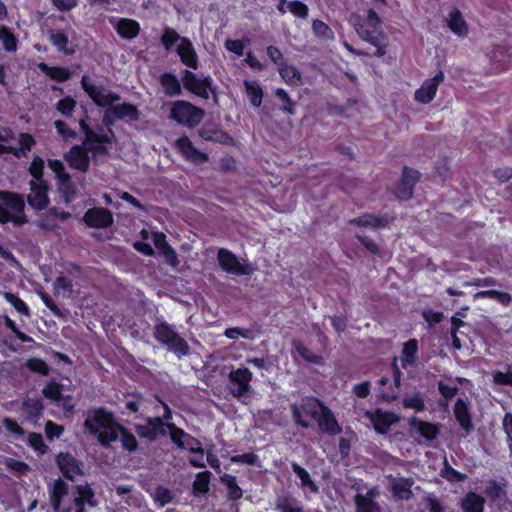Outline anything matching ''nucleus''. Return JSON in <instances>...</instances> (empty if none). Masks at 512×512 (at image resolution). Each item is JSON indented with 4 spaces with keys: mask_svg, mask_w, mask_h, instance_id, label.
<instances>
[{
    "mask_svg": "<svg viewBox=\"0 0 512 512\" xmlns=\"http://www.w3.org/2000/svg\"><path fill=\"white\" fill-rule=\"evenodd\" d=\"M49 499L55 512H72L71 506L61 509L64 497L69 493V485L62 479L57 478L54 480L51 487H49Z\"/></svg>",
    "mask_w": 512,
    "mask_h": 512,
    "instance_id": "obj_22",
    "label": "nucleus"
},
{
    "mask_svg": "<svg viewBox=\"0 0 512 512\" xmlns=\"http://www.w3.org/2000/svg\"><path fill=\"white\" fill-rule=\"evenodd\" d=\"M447 25L453 34L465 37L468 34V25L458 8H454L447 18Z\"/></svg>",
    "mask_w": 512,
    "mask_h": 512,
    "instance_id": "obj_34",
    "label": "nucleus"
},
{
    "mask_svg": "<svg viewBox=\"0 0 512 512\" xmlns=\"http://www.w3.org/2000/svg\"><path fill=\"white\" fill-rule=\"evenodd\" d=\"M180 35L171 27H165L160 37V42L166 51H170L174 45L180 40Z\"/></svg>",
    "mask_w": 512,
    "mask_h": 512,
    "instance_id": "obj_59",
    "label": "nucleus"
},
{
    "mask_svg": "<svg viewBox=\"0 0 512 512\" xmlns=\"http://www.w3.org/2000/svg\"><path fill=\"white\" fill-rule=\"evenodd\" d=\"M28 445L35 450L38 454H45L48 450V446L44 443L43 437L40 433L31 432L27 438Z\"/></svg>",
    "mask_w": 512,
    "mask_h": 512,
    "instance_id": "obj_63",
    "label": "nucleus"
},
{
    "mask_svg": "<svg viewBox=\"0 0 512 512\" xmlns=\"http://www.w3.org/2000/svg\"><path fill=\"white\" fill-rule=\"evenodd\" d=\"M181 75V82L187 91L205 100L209 99V92H212L215 99L217 98L213 79L210 75L198 78L194 72L188 69H184Z\"/></svg>",
    "mask_w": 512,
    "mask_h": 512,
    "instance_id": "obj_8",
    "label": "nucleus"
},
{
    "mask_svg": "<svg viewBox=\"0 0 512 512\" xmlns=\"http://www.w3.org/2000/svg\"><path fill=\"white\" fill-rule=\"evenodd\" d=\"M444 81L443 71H438L432 78L426 79L415 91L414 98L418 103L429 104L435 97L439 85Z\"/></svg>",
    "mask_w": 512,
    "mask_h": 512,
    "instance_id": "obj_19",
    "label": "nucleus"
},
{
    "mask_svg": "<svg viewBox=\"0 0 512 512\" xmlns=\"http://www.w3.org/2000/svg\"><path fill=\"white\" fill-rule=\"evenodd\" d=\"M120 442L123 450L133 453L138 450L139 444L135 435L130 432L125 426H122L120 433Z\"/></svg>",
    "mask_w": 512,
    "mask_h": 512,
    "instance_id": "obj_53",
    "label": "nucleus"
},
{
    "mask_svg": "<svg viewBox=\"0 0 512 512\" xmlns=\"http://www.w3.org/2000/svg\"><path fill=\"white\" fill-rule=\"evenodd\" d=\"M38 68L50 79L63 83L71 78V72L68 68L62 66H49L44 62L38 65Z\"/></svg>",
    "mask_w": 512,
    "mask_h": 512,
    "instance_id": "obj_39",
    "label": "nucleus"
},
{
    "mask_svg": "<svg viewBox=\"0 0 512 512\" xmlns=\"http://www.w3.org/2000/svg\"><path fill=\"white\" fill-rule=\"evenodd\" d=\"M220 482L227 489V498L230 501L240 500L243 496V490L237 483V478L234 475L225 473L220 476Z\"/></svg>",
    "mask_w": 512,
    "mask_h": 512,
    "instance_id": "obj_41",
    "label": "nucleus"
},
{
    "mask_svg": "<svg viewBox=\"0 0 512 512\" xmlns=\"http://www.w3.org/2000/svg\"><path fill=\"white\" fill-rule=\"evenodd\" d=\"M0 201L14 214H11L0 204V223L7 224L12 222L16 226H22L28 223V217L25 214V201L23 195L12 192L0 190Z\"/></svg>",
    "mask_w": 512,
    "mask_h": 512,
    "instance_id": "obj_4",
    "label": "nucleus"
},
{
    "mask_svg": "<svg viewBox=\"0 0 512 512\" xmlns=\"http://www.w3.org/2000/svg\"><path fill=\"white\" fill-rule=\"evenodd\" d=\"M275 96L283 104L280 108L281 111H283L287 115L295 114L297 103L289 96L285 89L277 88L275 90Z\"/></svg>",
    "mask_w": 512,
    "mask_h": 512,
    "instance_id": "obj_51",
    "label": "nucleus"
},
{
    "mask_svg": "<svg viewBox=\"0 0 512 512\" xmlns=\"http://www.w3.org/2000/svg\"><path fill=\"white\" fill-rule=\"evenodd\" d=\"M122 426L114 414L104 407L90 410L84 421V428L90 434L96 435L98 442L104 447L118 440Z\"/></svg>",
    "mask_w": 512,
    "mask_h": 512,
    "instance_id": "obj_2",
    "label": "nucleus"
},
{
    "mask_svg": "<svg viewBox=\"0 0 512 512\" xmlns=\"http://www.w3.org/2000/svg\"><path fill=\"white\" fill-rule=\"evenodd\" d=\"M77 101L71 96L61 98L55 105L56 110L65 118H70L75 111Z\"/></svg>",
    "mask_w": 512,
    "mask_h": 512,
    "instance_id": "obj_58",
    "label": "nucleus"
},
{
    "mask_svg": "<svg viewBox=\"0 0 512 512\" xmlns=\"http://www.w3.org/2000/svg\"><path fill=\"white\" fill-rule=\"evenodd\" d=\"M275 510L278 512H303L298 500L292 496L278 497L275 503Z\"/></svg>",
    "mask_w": 512,
    "mask_h": 512,
    "instance_id": "obj_45",
    "label": "nucleus"
},
{
    "mask_svg": "<svg viewBox=\"0 0 512 512\" xmlns=\"http://www.w3.org/2000/svg\"><path fill=\"white\" fill-rule=\"evenodd\" d=\"M81 87L88 94L90 99L98 107L110 108L114 106L115 102L120 100V95L116 92L110 91L106 94L102 93L101 89L91 82L89 76L84 75L81 79Z\"/></svg>",
    "mask_w": 512,
    "mask_h": 512,
    "instance_id": "obj_11",
    "label": "nucleus"
},
{
    "mask_svg": "<svg viewBox=\"0 0 512 512\" xmlns=\"http://www.w3.org/2000/svg\"><path fill=\"white\" fill-rule=\"evenodd\" d=\"M136 434L141 438L148 442L155 441L153 424L151 417L146 418L145 424H137L134 427Z\"/></svg>",
    "mask_w": 512,
    "mask_h": 512,
    "instance_id": "obj_62",
    "label": "nucleus"
},
{
    "mask_svg": "<svg viewBox=\"0 0 512 512\" xmlns=\"http://www.w3.org/2000/svg\"><path fill=\"white\" fill-rule=\"evenodd\" d=\"M198 135L205 141L222 144H227L230 140H232L228 132L222 130L218 125L215 124H204L198 130Z\"/></svg>",
    "mask_w": 512,
    "mask_h": 512,
    "instance_id": "obj_29",
    "label": "nucleus"
},
{
    "mask_svg": "<svg viewBox=\"0 0 512 512\" xmlns=\"http://www.w3.org/2000/svg\"><path fill=\"white\" fill-rule=\"evenodd\" d=\"M87 120H88V114L85 111L84 117H82L79 120L80 130L85 135L84 141L81 145L87 146V147H92L93 145L97 144L99 133L95 132L91 128V126L88 124Z\"/></svg>",
    "mask_w": 512,
    "mask_h": 512,
    "instance_id": "obj_47",
    "label": "nucleus"
},
{
    "mask_svg": "<svg viewBox=\"0 0 512 512\" xmlns=\"http://www.w3.org/2000/svg\"><path fill=\"white\" fill-rule=\"evenodd\" d=\"M217 261L223 271L236 276L251 275L254 268L250 264L240 263L237 256L226 248H220L217 253Z\"/></svg>",
    "mask_w": 512,
    "mask_h": 512,
    "instance_id": "obj_9",
    "label": "nucleus"
},
{
    "mask_svg": "<svg viewBox=\"0 0 512 512\" xmlns=\"http://www.w3.org/2000/svg\"><path fill=\"white\" fill-rule=\"evenodd\" d=\"M315 421L319 430L325 434L336 436L342 432V427L339 425L333 411L327 405H323Z\"/></svg>",
    "mask_w": 512,
    "mask_h": 512,
    "instance_id": "obj_23",
    "label": "nucleus"
},
{
    "mask_svg": "<svg viewBox=\"0 0 512 512\" xmlns=\"http://www.w3.org/2000/svg\"><path fill=\"white\" fill-rule=\"evenodd\" d=\"M293 347L295 351L308 363L322 365L324 358L320 355L314 354L308 347L300 341H294Z\"/></svg>",
    "mask_w": 512,
    "mask_h": 512,
    "instance_id": "obj_48",
    "label": "nucleus"
},
{
    "mask_svg": "<svg viewBox=\"0 0 512 512\" xmlns=\"http://www.w3.org/2000/svg\"><path fill=\"white\" fill-rule=\"evenodd\" d=\"M5 300L10 303L20 314L29 316L30 310L28 305L16 294L5 292L4 293Z\"/></svg>",
    "mask_w": 512,
    "mask_h": 512,
    "instance_id": "obj_64",
    "label": "nucleus"
},
{
    "mask_svg": "<svg viewBox=\"0 0 512 512\" xmlns=\"http://www.w3.org/2000/svg\"><path fill=\"white\" fill-rule=\"evenodd\" d=\"M42 394L48 400L59 402L62 400V385L51 379L42 389Z\"/></svg>",
    "mask_w": 512,
    "mask_h": 512,
    "instance_id": "obj_55",
    "label": "nucleus"
},
{
    "mask_svg": "<svg viewBox=\"0 0 512 512\" xmlns=\"http://www.w3.org/2000/svg\"><path fill=\"white\" fill-rule=\"evenodd\" d=\"M169 437L173 444L180 450H188L193 445H199V440L187 433L184 429L175 425L169 426Z\"/></svg>",
    "mask_w": 512,
    "mask_h": 512,
    "instance_id": "obj_27",
    "label": "nucleus"
},
{
    "mask_svg": "<svg viewBox=\"0 0 512 512\" xmlns=\"http://www.w3.org/2000/svg\"><path fill=\"white\" fill-rule=\"evenodd\" d=\"M205 116V110L186 100L174 101L171 105L169 118L182 126L194 128Z\"/></svg>",
    "mask_w": 512,
    "mask_h": 512,
    "instance_id": "obj_7",
    "label": "nucleus"
},
{
    "mask_svg": "<svg viewBox=\"0 0 512 512\" xmlns=\"http://www.w3.org/2000/svg\"><path fill=\"white\" fill-rule=\"evenodd\" d=\"M252 372L248 368H238L229 373V390L235 398H241L250 389Z\"/></svg>",
    "mask_w": 512,
    "mask_h": 512,
    "instance_id": "obj_13",
    "label": "nucleus"
},
{
    "mask_svg": "<svg viewBox=\"0 0 512 512\" xmlns=\"http://www.w3.org/2000/svg\"><path fill=\"white\" fill-rule=\"evenodd\" d=\"M110 111L115 115L118 120L128 118L131 121H138L140 119V111L137 106L131 103H122L110 107Z\"/></svg>",
    "mask_w": 512,
    "mask_h": 512,
    "instance_id": "obj_42",
    "label": "nucleus"
},
{
    "mask_svg": "<svg viewBox=\"0 0 512 512\" xmlns=\"http://www.w3.org/2000/svg\"><path fill=\"white\" fill-rule=\"evenodd\" d=\"M349 22L361 39L375 47L373 53L364 52L362 50H351L354 54L358 56L383 57L387 53L389 39L382 30V20L374 9H368L365 16L352 13Z\"/></svg>",
    "mask_w": 512,
    "mask_h": 512,
    "instance_id": "obj_1",
    "label": "nucleus"
},
{
    "mask_svg": "<svg viewBox=\"0 0 512 512\" xmlns=\"http://www.w3.org/2000/svg\"><path fill=\"white\" fill-rule=\"evenodd\" d=\"M73 493L74 497L72 502L75 508L74 512H86V506L96 507L98 505L95 491L87 482L75 485L73 487Z\"/></svg>",
    "mask_w": 512,
    "mask_h": 512,
    "instance_id": "obj_16",
    "label": "nucleus"
},
{
    "mask_svg": "<svg viewBox=\"0 0 512 512\" xmlns=\"http://www.w3.org/2000/svg\"><path fill=\"white\" fill-rule=\"evenodd\" d=\"M409 425L412 429H416L421 437L430 442L437 439L440 434L439 424L420 420L415 416L410 418Z\"/></svg>",
    "mask_w": 512,
    "mask_h": 512,
    "instance_id": "obj_28",
    "label": "nucleus"
},
{
    "mask_svg": "<svg viewBox=\"0 0 512 512\" xmlns=\"http://www.w3.org/2000/svg\"><path fill=\"white\" fill-rule=\"evenodd\" d=\"M18 143L19 148L0 144V155L12 154L16 158L26 157L27 152H30L36 145V140L30 133L22 132L18 136Z\"/></svg>",
    "mask_w": 512,
    "mask_h": 512,
    "instance_id": "obj_24",
    "label": "nucleus"
},
{
    "mask_svg": "<svg viewBox=\"0 0 512 512\" xmlns=\"http://www.w3.org/2000/svg\"><path fill=\"white\" fill-rule=\"evenodd\" d=\"M324 402L315 396H305L301 399L300 403L290 404V411L293 422L296 426L303 429L310 427L308 418L316 420Z\"/></svg>",
    "mask_w": 512,
    "mask_h": 512,
    "instance_id": "obj_6",
    "label": "nucleus"
},
{
    "mask_svg": "<svg viewBox=\"0 0 512 512\" xmlns=\"http://www.w3.org/2000/svg\"><path fill=\"white\" fill-rule=\"evenodd\" d=\"M420 172L418 170L405 166L403 168L400 180L394 187L393 193L400 201H408L413 197L414 188L420 180Z\"/></svg>",
    "mask_w": 512,
    "mask_h": 512,
    "instance_id": "obj_10",
    "label": "nucleus"
},
{
    "mask_svg": "<svg viewBox=\"0 0 512 512\" xmlns=\"http://www.w3.org/2000/svg\"><path fill=\"white\" fill-rule=\"evenodd\" d=\"M277 69L286 84L290 86H298L301 84V73L294 65L284 62Z\"/></svg>",
    "mask_w": 512,
    "mask_h": 512,
    "instance_id": "obj_43",
    "label": "nucleus"
},
{
    "mask_svg": "<svg viewBox=\"0 0 512 512\" xmlns=\"http://www.w3.org/2000/svg\"><path fill=\"white\" fill-rule=\"evenodd\" d=\"M159 82L167 96L175 97L182 94L181 82L175 74L164 72L160 75Z\"/></svg>",
    "mask_w": 512,
    "mask_h": 512,
    "instance_id": "obj_36",
    "label": "nucleus"
},
{
    "mask_svg": "<svg viewBox=\"0 0 512 512\" xmlns=\"http://www.w3.org/2000/svg\"><path fill=\"white\" fill-rule=\"evenodd\" d=\"M113 27L117 34L126 40L136 38L141 31L139 22L131 18H118Z\"/></svg>",
    "mask_w": 512,
    "mask_h": 512,
    "instance_id": "obj_30",
    "label": "nucleus"
},
{
    "mask_svg": "<svg viewBox=\"0 0 512 512\" xmlns=\"http://www.w3.org/2000/svg\"><path fill=\"white\" fill-rule=\"evenodd\" d=\"M511 48L506 45H495L490 52V62L492 69L496 73L503 72L508 69L511 63Z\"/></svg>",
    "mask_w": 512,
    "mask_h": 512,
    "instance_id": "obj_25",
    "label": "nucleus"
},
{
    "mask_svg": "<svg viewBox=\"0 0 512 512\" xmlns=\"http://www.w3.org/2000/svg\"><path fill=\"white\" fill-rule=\"evenodd\" d=\"M211 473L208 470L199 472L193 482L195 493L206 494L209 491Z\"/></svg>",
    "mask_w": 512,
    "mask_h": 512,
    "instance_id": "obj_61",
    "label": "nucleus"
},
{
    "mask_svg": "<svg viewBox=\"0 0 512 512\" xmlns=\"http://www.w3.org/2000/svg\"><path fill=\"white\" fill-rule=\"evenodd\" d=\"M175 148L185 160L191 163L203 164L209 160L208 154L198 150L186 135L180 136L175 141Z\"/></svg>",
    "mask_w": 512,
    "mask_h": 512,
    "instance_id": "obj_17",
    "label": "nucleus"
},
{
    "mask_svg": "<svg viewBox=\"0 0 512 512\" xmlns=\"http://www.w3.org/2000/svg\"><path fill=\"white\" fill-rule=\"evenodd\" d=\"M155 247L160 251V253L165 258L166 262L171 266H176L179 264L178 256L176 251L168 244L166 240V235L162 232H158L154 235L153 239Z\"/></svg>",
    "mask_w": 512,
    "mask_h": 512,
    "instance_id": "obj_33",
    "label": "nucleus"
},
{
    "mask_svg": "<svg viewBox=\"0 0 512 512\" xmlns=\"http://www.w3.org/2000/svg\"><path fill=\"white\" fill-rule=\"evenodd\" d=\"M83 221L90 228L105 229L112 226L114 218L109 209L92 207L84 213Z\"/></svg>",
    "mask_w": 512,
    "mask_h": 512,
    "instance_id": "obj_18",
    "label": "nucleus"
},
{
    "mask_svg": "<svg viewBox=\"0 0 512 512\" xmlns=\"http://www.w3.org/2000/svg\"><path fill=\"white\" fill-rule=\"evenodd\" d=\"M394 220L393 216L388 213L382 215H375L372 213H364L356 218L349 220L350 225L364 227V228H386Z\"/></svg>",
    "mask_w": 512,
    "mask_h": 512,
    "instance_id": "obj_21",
    "label": "nucleus"
},
{
    "mask_svg": "<svg viewBox=\"0 0 512 512\" xmlns=\"http://www.w3.org/2000/svg\"><path fill=\"white\" fill-rule=\"evenodd\" d=\"M476 298H489L497 300L499 303L503 305H508L512 301V296L508 292L498 291V290H483L479 291L475 295Z\"/></svg>",
    "mask_w": 512,
    "mask_h": 512,
    "instance_id": "obj_57",
    "label": "nucleus"
},
{
    "mask_svg": "<svg viewBox=\"0 0 512 512\" xmlns=\"http://www.w3.org/2000/svg\"><path fill=\"white\" fill-rule=\"evenodd\" d=\"M30 194L27 195V203L35 211L45 210L50 204L48 182H29Z\"/></svg>",
    "mask_w": 512,
    "mask_h": 512,
    "instance_id": "obj_15",
    "label": "nucleus"
},
{
    "mask_svg": "<svg viewBox=\"0 0 512 512\" xmlns=\"http://www.w3.org/2000/svg\"><path fill=\"white\" fill-rule=\"evenodd\" d=\"M153 337L179 359L190 354V346L187 341L176 331L174 325L164 320H159L155 323Z\"/></svg>",
    "mask_w": 512,
    "mask_h": 512,
    "instance_id": "obj_3",
    "label": "nucleus"
},
{
    "mask_svg": "<svg viewBox=\"0 0 512 512\" xmlns=\"http://www.w3.org/2000/svg\"><path fill=\"white\" fill-rule=\"evenodd\" d=\"M402 405L406 409H414L417 412L425 410V400L420 392L415 393L412 396H406L402 400Z\"/></svg>",
    "mask_w": 512,
    "mask_h": 512,
    "instance_id": "obj_60",
    "label": "nucleus"
},
{
    "mask_svg": "<svg viewBox=\"0 0 512 512\" xmlns=\"http://www.w3.org/2000/svg\"><path fill=\"white\" fill-rule=\"evenodd\" d=\"M44 166V160L40 156L35 155L28 168V172L32 177L30 182H48L44 179Z\"/></svg>",
    "mask_w": 512,
    "mask_h": 512,
    "instance_id": "obj_49",
    "label": "nucleus"
},
{
    "mask_svg": "<svg viewBox=\"0 0 512 512\" xmlns=\"http://www.w3.org/2000/svg\"><path fill=\"white\" fill-rule=\"evenodd\" d=\"M485 498L476 492L469 491L462 498L460 507L463 512H484Z\"/></svg>",
    "mask_w": 512,
    "mask_h": 512,
    "instance_id": "obj_37",
    "label": "nucleus"
},
{
    "mask_svg": "<svg viewBox=\"0 0 512 512\" xmlns=\"http://www.w3.org/2000/svg\"><path fill=\"white\" fill-rule=\"evenodd\" d=\"M419 351L418 341L415 338L409 339L403 344L401 352V367L407 369L416 364Z\"/></svg>",
    "mask_w": 512,
    "mask_h": 512,
    "instance_id": "obj_35",
    "label": "nucleus"
},
{
    "mask_svg": "<svg viewBox=\"0 0 512 512\" xmlns=\"http://www.w3.org/2000/svg\"><path fill=\"white\" fill-rule=\"evenodd\" d=\"M47 165L55 174L57 191L66 205L71 204L77 197V186L65 165L59 159H48Z\"/></svg>",
    "mask_w": 512,
    "mask_h": 512,
    "instance_id": "obj_5",
    "label": "nucleus"
},
{
    "mask_svg": "<svg viewBox=\"0 0 512 512\" xmlns=\"http://www.w3.org/2000/svg\"><path fill=\"white\" fill-rule=\"evenodd\" d=\"M49 40L58 52L70 56L75 53V49L68 47L69 38L63 30L51 31Z\"/></svg>",
    "mask_w": 512,
    "mask_h": 512,
    "instance_id": "obj_40",
    "label": "nucleus"
},
{
    "mask_svg": "<svg viewBox=\"0 0 512 512\" xmlns=\"http://www.w3.org/2000/svg\"><path fill=\"white\" fill-rule=\"evenodd\" d=\"M25 367L33 372L42 376H48L50 374V366L41 358L32 357L26 360Z\"/></svg>",
    "mask_w": 512,
    "mask_h": 512,
    "instance_id": "obj_56",
    "label": "nucleus"
},
{
    "mask_svg": "<svg viewBox=\"0 0 512 512\" xmlns=\"http://www.w3.org/2000/svg\"><path fill=\"white\" fill-rule=\"evenodd\" d=\"M454 416L461 428L467 433L473 430L472 416L469 410L468 403L458 398L454 405Z\"/></svg>",
    "mask_w": 512,
    "mask_h": 512,
    "instance_id": "obj_31",
    "label": "nucleus"
},
{
    "mask_svg": "<svg viewBox=\"0 0 512 512\" xmlns=\"http://www.w3.org/2000/svg\"><path fill=\"white\" fill-rule=\"evenodd\" d=\"M356 512H381V506L377 501H369L357 493L353 497Z\"/></svg>",
    "mask_w": 512,
    "mask_h": 512,
    "instance_id": "obj_50",
    "label": "nucleus"
},
{
    "mask_svg": "<svg viewBox=\"0 0 512 512\" xmlns=\"http://www.w3.org/2000/svg\"><path fill=\"white\" fill-rule=\"evenodd\" d=\"M367 416L371 421L374 430L381 435L388 433L390 427L399 421V417L391 412L376 408L372 412H368Z\"/></svg>",
    "mask_w": 512,
    "mask_h": 512,
    "instance_id": "obj_20",
    "label": "nucleus"
},
{
    "mask_svg": "<svg viewBox=\"0 0 512 512\" xmlns=\"http://www.w3.org/2000/svg\"><path fill=\"white\" fill-rule=\"evenodd\" d=\"M55 463L63 477L74 482L77 476L84 475L82 462L69 452H59Z\"/></svg>",
    "mask_w": 512,
    "mask_h": 512,
    "instance_id": "obj_12",
    "label": "nucleus"
},
{
    "mask_svg": "<svg viewBox=\"0 0 512 512\" xmlns=\"http://www.w3.org/2000/svg\"><path fill=\"white\" fill-rule=\"evenodd\" d=\"M247 97L253 107H260L263 101V90L256 81H244Z\"/></svg>",
    "mask_w": 512,
    "mask_h": 512,
    "instance_id": "obj_44",
    "label": "nucleus"
},
{
    "mask_svg": "<svg viewBox=\"0 0 512 512\" xmlns=\"http://www.w3.org/2000/svg\"><path fill=\"white\" fill-rule=\"evenodd\" d=\"M291 468L293 472L299 477L302 487L308 488L311 492L317 493L319 488L312 480L309 472L300 466L297 462H292Z\"/></svg>",
    "mask_w": 512,
    "mask_h": 512,
    "instance_id": "obj_46",
    "label": "nucleus"
},
{
    "mask_svg": "<svg viewBox=\"0 0 512 512\" xmlns=\"http://www.w3.org/2000/svg\"><path fill=\"white\" fill-rule=\"evenodd\" d=\"M21 409L28 419L36 421L43 416L45 407L40 397H33L23 400Z\"/></svg>",
    "mask_w": 512,
    "mask_h": 512,
    "instance_id": "obj_38",
    "label": "nucleus"
},
{
    "mask_svg": "<svg viewBox=\"0 0 512 512\" xmlns=\"http://www.w3.org/2000/svg\"><path fill=\"white\" fill-rule=\"evenodd\" d=\"M180 61L186 67L197 70L199 67L198 55L194 49L192 42L183 37L176 49Z\"/></svg>",
    "mask_w": 512,
    "mask_h": 512,
    "instance_id": "obj_26",
    "label": "nucleus"
},
{
    "mask_svg": "<svg viewBox=\"0 0 512 512\" xmlns=\"http://www.w3.org/2000/svg\"><path fill=\"white\" fill-rule=\"evenodd\" d=\"M0 41L6 52H15L17 50L18 40L7 26H0Z\"/></svg>",
    "mask_w": 512,
    "mask_h": 512,
    "instance_id": "obj_52",
    "label": "nucleus"
},
{
    "mask_svg": "<svg viewBox=\"0 0 512 512\" xmlns=\"http://www.w3.org/2000/svg\"><path fill=\"white\" fill-rule=\"evenodd\" d=\"M484 492L492 502H496L506 497L505 485L498 483L494 479H491L488 482Z\"/></svg>",
    "mask_w": 512,
    "mask_h": 512,
    "instance_id": "obj_54",
    "label": "nucleus"
},
{
    "mask_svg": "<svg viewBox=\"0 0 512 512\" xmlns=\"http://www.w3.org/2000/svg\"><path fill=\"white\" fill-rule=\"evenodd\" d=\"M63 158L73 170L82 173H86L89 170L91 159L87 146L75 144L68 152L64 153Z\"/></svg>",
    "mask_w": 512,
    "mask_h": 512,
    "instance_id": "obj_14",
    "label": "nucleus"
},
{
    "mask_svg": "<svg viewBox=\"0 0 512 512\" xmlns=\"http://www.w3.org/2000/svg\"><path fill=\"white\" fill-rule=\"evenodd\" d=\"M414 481L412 478L401 477L393 479L391 483V492L396 500H410L413 497L412 486Z\"/></svg>",
    "mask_w": 512,
    "mask_h": 512,
    "instance_id": "obj_32",
    "label": "nucleus"
}]
</instances>
